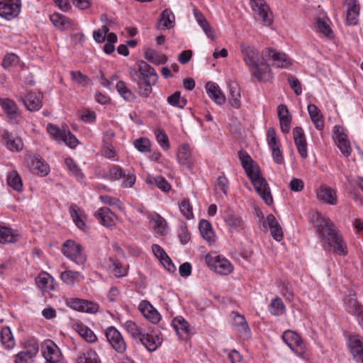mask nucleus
<instances>
[{
    "mask_svg": "<svg viewBox=\"0 0 363 363\" xmlns=\"http://www.w3.org/2000/svg\"><path fill=\"white\" fill-rule=\"evenodd\" d=\"M130 76L138 84L139 94L145 98L152 93V86L156 84L158 77L155 69L144 61L138 64V70H130Z\"/></svg>",
    "mask_w": 363,
    "mask_h": 363,
    "instance_id": "obj_3",
    "label": "nucleus"
},
{
    "mask_svg": "<svg viewBox=\"0 0 363 363\" xmlns=\"http://www.w3.org/2000/svg\"><path fill=\"white\" fill-rule=\"evenodd\" d=\"M78 211L79 208L77 206V205L72 204L70 206L69 212L74 223L79 228L83 230L85 226V224L84 221L82 220Z\"/></svg>",
    "mask_w": 363,
    "mask_h": 363,
    "instance_id": "obj_58",
    "label": "nucleus"
},
{
    "mask_svg": "<svg viewBox=\"0 0 363 363\" xmlns=\"http://www.w3.org/2000/svg\"><path fill=\"white\" fill-rule=\"evenodd\" d=\"M194 16L198 24L201 27L207 37L212 40L215 39L216 35L213 29L204 16L201 13L194 11Z\"/></svg>",
    "mask_w": 363,
    "mask_h": 363,
    "instance_id": "obj_35",
    "label": "nucleus"
},
{
    "mask_svg": "<svg viewBox=\"0 0 363 363\" xmlns=\"http://www.w3.org/2000/svg\"><path fill=\"white\" fill-rule=\"evenodd\" d=\"M145 182L147 184L155 186L164 192L169 191L171 189L170 184L161 176L148 175L145 179Z\"/></svg>",
    "mask_w": 363,
    "mask_h": 363,
    "instance_id": "obj_34",
    "label": "nucleus"
},
{
    "mask_svg": "<svg viewBox=\"0 0 363 363\" xmlns=\"http://www.w3.org/2000/svg\"><path fill=\"white\" fill-rule=\"evenodd\" d=\"M152 220L154 222L153 228L155 230L161 235L165 234L167 227L165 220L158 214H156L152 217Z\"/></svg>",
    "mask_w": 363,
    "mask_h": 363,
    "instance_id": "obj_55",
    "label": "nucleus"
},
{
    "mask_svg": "<svg viewBox=\"0 0 363 363\" xmlns=\"http://www.w3.org/2000/svg\"><path fill=\"white\" fill-rule=\"evenodd\" d=\"M233 325L238 332L240 333H243L246 337H248L249 327L243 315H239L238 313L235 314L233 317Z\"/></svg>",
    "mask_w": 363,
    "mask_h": 363,
    "instance_id": "obj_45",
    "label": "nucleus"
},
{
    "mask_svg": "<svg viewBox=\"0 0 363 363\" xmlns=\"http://www.w3.org/2000/svg\"><path fill=\"white\" fill-rule=\"evenodd\" d=\"M116 89L120 95L127 101H133L136 96L133 91L127 86L123 81H119L116 84Z\"/></svg>",
    "mask_w": 363,
    "mask_h": 363,
    "instance_id": "obj_46",
    "label": "nucleus"
},
{
    "mask_svg": "<svg viewBox=\"0 0 363 363\" xmlns=\"http://www.w3.org/2000/svg\"><path fill=\"white\" fill-rule=\"evenodd\" d=\"M347 5L346 22L348 26H356L359 21V4L357 0H345Z\"/></svg>",
    "mask_w": 363,
    "mask_h": 363,
    "instance_id": "obj_21",
    "label": "nucleus"
},
{
    "mask_svg": "<svg viewBox=\"0 0 363 363\" xmlns=\"http://www.w3.org/2000/svg\"><path fill=\"white\" fill-rule=\"evenodd\" d=\"M77 363H101V360L95 351L89 350L79 356Z\"/></svg>",
    "mask_w": 363,
    "mask_h": 363,
    "instance_id": "obj_48",
    "label": "nucleus"
},
{
    "mask_svg": "<svg viewBox=\"0 0 363 363\" xmlns=\"http://www.w3.org/2000/svg\"><path fill=\"white\" fill-rule=\"evenodd\" d=\"M94 216L99 220V223L106 227H112L115 225L116 216L107 207L100 208Z\"/></svg>",
    "mask_w": 363,
    "mask_h": 363,
    "instance_id": "obj_26",
    "label": "nucleus"
},
{
    "mask_svg": "<svg viewBox=\"0 0 363 363\" xmlns=\"http://www.w3.org/2000/svg\"><path fill=\"white\" fill-rule=\"evenodd\" d=\"M318 199L328 204L335 205L337 203V196L335 190L325 186H321L317 191Z\"/></svg>",
    "mask_w": 363,
    "mask_h": 363,
    "instance_id": "obj_29",
    "label": "nucleus"
},
{
    "mask_svg": "<svg viewBox=\"0 0 363 363\" xmlns=\"http://www.w3.org/2000/svg\"><path fill=\"white\" fill-rule=\"evenodd\" d=\"M124 328L128 333L135 340L140 339L145 330L139 327L135 322L132 320L126 321L123 325Z\"/></svg>",
    "mask_w": 363,
    "mask_h": 363,
    "instance_id": "obj_44",
    "label": "nucleus"
},
{
    "mask_svg": "<svg viewBox=\"0 0 363 363\" xmlns=\"http://www.w3.org/2000/svg\"><path fill=\"white\" fill-rule=\"evenodd\" d=\"M145 58L148 61L156 65L164 64L167 60V58L164 55L161 54L152 49H148L146 50Z\"/></svg>",
    "mask_w": 363,
    "mask_h": 363,
    "instance_id": "obj_49",
    "label": "nucleus"
},
{
    "mask_svg": "<svg viewBox=\"0 0 363 363\" xmlns=\"http://www.w3.org/2000/svg\"><path fill=\"white\" fill-rule=\"evenodd\" d=\"M47 131L53 139L58 142H64L72 148L75 147L78 143L76 137L69 130L61 129L55 125L48 124Z\"/></svg>",
    "mask_w": 363,
    "mask_h": 363,
    "instance_id": "obj_7",
    "label": "nucleus"
},
{
    "mask_svg": "<svg viewBox=\"0 0 363 363\" xmlns=\"http://www.w3.org/2000/svg\"><path fill=\"white\" fill-rule=\"evenodd\" d=\"M7 183L15 191H21L23 189L21 178L16 172L13 171L9 174Z\"/></svg>",
    "mask_w": 363,
    "mask_h": 363,
    "instance_id": "obj_50",
    "label": "nucleus"
},
{
    "mask_svg": "<svg viewBox=\"0 0 363 363\" xmlns=\"http://www.w3.org/2000/svg\"><path fill=\"white\" fill-rule=\"evenodd\" d=\"M152 250L155 256L169 272H174L176 267L165 251L159 245H152Z\"/></svg>",
    "mask_w": 363,
    "mask_h": 363,
    "instance_id": "obj_22",
    "label": "nucleus"
},
{
    "mask_svg": "<svg viewBox=\"0 0 363 363\" xmlns=\"http://www.w3.org/2000/svg\"><path fill=\"white\" fill-rule=\"evenodd\" d=\"M315 26L318 32L323 33L324 35L328 38L331 37L332 30L330 26L324 20L318 18Z\"/></svg>",
    "mask_w": 363,
    "mask_h": 363,
    "instance_id": "obj_60",
    "label": "nucleus"
},
{
    "mask_svg": "<svg viewBox=\"0 0 363 363\" xmlns=\"http://www.w3.org/2000/svg\"><path fill=\"white\" fill-rule=\"evenodd\" d=\"M336 143L340 150L345 156L348 157L350 155L352 149L347 136H340V138L336 140Z\"/></svg>",
    "mask_w": 363,
    "mask_h": 363,
    "instance_id": "obj_57",
    "label": "nucleus"
},
{
    "mask_svg": "<svg viewBox=\"0 0 363 363\" xmlns=\"http://www.w3.org/2000/svg\"><path fill=\"white\" fill-rule=\"evenodd\" d=\"M228 180L224 176H220L217 179V181L215 184V191L217 194L222 193L225 195L227 194L228 190Z\"/></svg>",
    "mask_w": 363,
    "mask_h": 363,
    "instance_id": "obj_56",
    "label": "nucleus"
},
{
    "mask_svg": "<svg viewBox=\"0 0 363 363\" xmlns=\"http://www.w3.org/2000/svg\"><path fill=\"white\" fill-rule=\"evenodd\" d=\"M315 223L317 231L322 237L325 250H333L340 255H346L347 254L346 245L333 222L328 218L318 216Z\"/></svg>",
    "mask_w": 363,
    "mask_h": 363,
    "instance_id": "obj_1",
    "label": "nucleus"
},
{
    "mask_svg": "<svg viewBox=\"0 0 363 363\" xmlns=\"http://www.w3.org/2000/svg\"><path fill=\"white\" fill-rule=\"evenodd\" d=\"M105 174L106 177L111 181H116L123 178L122 185L125 188L132 187L135 182V174L130 172L125 174L123 169L117 165L111 166Z\"/></svg>",
    "mask_w": 363,
    "mask_h": 363,
    "instance_id": "obj_9",
    "label": "nucleus"
},
{
    "mask_svg": "<svg viewBox=\"0 0 363 363\" xmlns=\"http://www.w3.org/2000/svg\"><path fill=\"white\" fill-rule=\"evenodd\" d=\"M266 224L269 226L273 238L277 241H280L283 238V232L274 215L269 214L267 216L264 225Z\"/></svg>",
    "mask_w": 363,
    "mask_h": 363,
    "instance_id": "obj_28",
    "label": "nucleus"
},
{
    "mask_svg": "<svg viewBox=\"0 0 363 363\" xmlns=\"http://www.w3.org/2000/svg\"><path fill=\"white\" fill-rule=\"evenodd\" d=\"M247 177L250 179L256 191L264 203L268 206L271 205L273 203V198L270 189L267 181L260 175L259 169Z\"/></svg>",
    "mask_w": 363,
    "mask_h": 363,
    "instance_id": "obj_4",
    "label": "nucleus"
},
{
    "mask_svg": "<svg viewBox=\"0 0 363 363\" xmlns=\"http://www.w3.org/2000/svg\"><path fill=\"white\" fill-rule=\"evenodd\" d=\"M230 96L228 103L231 107L235 108H239L241 105L240 102V91L235 87H230Z\"/></svg>",
    "mask_w": 363,
    "mask_h": 363,
    "instance_id": "obj_53",
    "label": "nucleus"
},
{
    "mask_svg": "<svg viewBox=\"0 0 363 363\" xmlns=\"http://www.w3.org/2000/svg\"><path fill=\"white\" fill-rule=\"evenodd\" d=\"M1 342L7 350H11L15 346V340L9 327H4L1 331Z\"/></svg>",
    "mask_w": 363,
    "mask_h": 363,
    "instance_id": "obj_42",
    "label": "nucleus"
},
{
    "mask_svg": "<svg viewBox=\"0 0 363 363\" xmlns=\"http://www.w3.org/2000/svg\"><path fill=\"white\" fill-rule=\"evenodd\" d=\"M27 110L30 111H38L42 106V96L40 94L29 93L24 96H20Z\"/></svg>",
    "mask_w": 363,
    "mask_h": 363,
    "instance_id": "obj_20",
    "label": "nucleus"
},
{
    "mask_svg": "<svg viewBox=\"0 0 363 363\" xmlns=\"http://www.w3.org/2000/svg\"><path fill=\"white\" fill-rule=\"evenodd\" d=\"M18 233L9 227L0 226V243H13L18 240Z\"/></svg>",
    "mask_w": 363,
    "mask_h": 363,
    "instance_id": "obj_33",
    "label": "nucleus"
},
{
    "mask_svg": "<svg viewBox=\"0 0 363 363\" xmlns=\"http://www.w3.org/2000/svg\"><path fill=\"white\" fill-rule=\"evenodd\" d=\"M293 138L300 156L303 159L308 157L307 143L303 129L296 127L293 130Z\"/></svg>",
    "mask_w": 363,
    "mask_h": 363,
    "instance_id": "obj_19",
    "label": "nucleus"
},
{
    "mask_svg": "<svg viewBox=\"0 0 363 363\" xmlns=\"http://www.w3.org/2000/svg\"><path fill=\"white\" fill-rule=\"evenodd\" d=\"M208 96L217 104L222 105L225 102V96L218 84L209 82L206 84Z\"/></svg>",
    "mask_w": 363,
    "mask_h": 363,
    "instance_id": "obj_25",
    "label": "nucleus"
},
{
    "mask_svg": "<svg viewBox=\"0 0 363 363\" xmlns=\"http://www.w3.org/2000/svg\"><path fill=\"white\" fill-rule=\"evenodd\" d=\"M109 28L106 25H104L101 28L94 32L93 38L98 43H104Z\"/></svg>",
    "mask_w": 363,
    "mask_h": 363,
    "instance_id": "obj_61",
    "label": "nucleus"
},
{
    "mask_svg": "<svg viewBox=\"0 0 363 363\" xmlns=\"http://www.w3.org/2000/svg\"><path fill=\"white\" fill-rule=\"evenodd\" d=\"M199 228L202 237L208 242L214 241V232L211 223L206 220H201L199 225Z\"/></svg>",
    "mask_w": 363,
    "mask_h": 363,
    "instance_id": "obj_41",
    "label": "nucleus"
},
{
    "mask_svg": "<svg viewBox=\"0 0 363 363\" xmlns=\"http://www.w3.org/2000/svg\"><path fill=\"white\" fill-rule=\"evenodd\" d=\"M172 325L180 338L186 339L190 335L189 324L182 316L175 317L172 321Z\"/></svg>",
    "mask_w": 363,
    "mask_h": 363,
    "instance_id": "obj_23",
    "label": "nucleus"
},
{
    "mask_svg": "<svg viewBox=\"0 0 363 363\" xmlns=\"http://www.w3.org/2000/svg\"><path fill=\"white\" fill-rule=\"evenodd\" d=\"M62 252L65 256L77 264L83 265L86 262V255L82 252L80 245L74 241L67 240L62 245Z\"/></svg>",
    "mask_w": 363,
    "mask_h": 363,
    "instance_id": "obj_8",
    "label": "nucleus"
},
{
    "mask_svg": "<svg viewBox=\"0 0 363 363\" xmlns=\"http://www.w3.org/2000/svg\"><path fill=\"white\" fill-rule=\"evenodd\" d=\"M225 221L231 230L242 228L244 223L242 218L234 213L229 214L225 218Z\"/></svg>",
    "mask_w": 363,
    "mask_h": 363,
    "instance_id": "obj_51",
    "label": "nucleus"
},
{
    "mask_svg": "<svg viewBox=\"0 0 363 363\" xmlns=\"http://www.w3.org/2000/svg\"><path fill=\"white\" fill-rule=\"evenodd\" d=\"M134 145L140 152H146L150 151V141L147 138H140L135 140Z\"/></svg>",
    "mask_w": 363,
    "mask_h": 363,
    "instance_id": "obj_62",
    "label": "nucleus"
},
{
    "mask_svg": "<svg viewBox=\"0 0 363 363\" xmlns=\"http://www.w3.org/2000/svg\"><path fill=\"white\" fill-rule=\"evenodd\" d=\"M243 60L249 67L252 76L259 81L266 82L271 79V69L263 57V51L259 55L258 50L252 45L240 44Z\"/></svg>",
    "mask_w": 363,
    "mask_h": 363,
    "instance_id": "obj_2",
    "label": "nucleus"
},
{
    "mask_svg": "<svg viewBox=\"0 0 363 363\" xmlns=\"http://www.w3.org/2000/svg\"><path fill=\"white\" fill-rule=\"evenodd\" d=\"M67 305L76 311L89 313H94L99 310L98 304L80 298H71L67 302Z\"/></svg>",
    "mask_w": 363,
    "mask_h": 363,
    "instance_id": "obj_16",
    "label": "nucleus"
},
{
    "mask_svg": "<svg viewBox=\"0 0 363 363\" xmlns=\"http://www.w3.org/2000/svg\"><path fill=\"white\" fill-rule=\"evenodd\" d=\"M239 158L247 176L259 169L258 167L253 164L252 158L246 152L240 151Z\"/></svg>",
    "mask_w": 363,
    "mask_h": 363,
    "instance_id": "obj_37",
    "label": "nucleus"
},
{
    "mask_svg": "<svg viewBox=\"0 0 363 363\" xmlns=\"http://www.w3.org/2000/svg\"><path fill=\"white\" fill-rule=\"evenodd\" d=\"M50 280H52V277L48 273L43 272L35 279V282L40 289H45Z\"/></svg>",
    "mask_w": 363,
    "mask_h": 363,
    "instance_id": "obj_63",
    "label": "nucleus"
},
{
    "mask_svg": "<svg viewBox=\"0 0 363 363\" xmlns=\"http://www.w3.org/2000/svg\"><path fill=\"white\" fill-rule=\"evenodd\" d=\"M179 209L181 213L187 218L191 219L193 218L192 208L188 199H183L179 203Z\"/></svg>",
    "mask_w": 363,
    "mask_h": 363,
    "instance_id": "obj_59",
    "label": "nucleus"
},
{
    "mask_svg": "<svg viewBox=\"0 0 363 363\" xmlns=\"http://www.w3.org/2000/svg\"><path fill=\"white\" fill-rule=\"evenodd\" d=\"M251 7L255 14L258 16L266 25L272 23V13L264 0H252Z\"/></svg>",
    "mask_w": 363,
    "mask_h": 363,
    "instance_id": "obj_15",
    "label": "nucleus"
},
{
    "mask_svg": "<svg viewBox=\"0 0 363 363\" xmlns=\"http://www.w3.org/2000/svg\"><path fill=\"white\" fill-rule=\"evenodd\" d=\"M308 111L311 121L315 128L319 130H323L324 128V122L322 115L320 114V111L318 107L314 104H309L308 106Z\"/></svg>",
    "mask_w": 363,
    "mask_h": 363,
    "instance_id": "obj_36",
    "label": "nucleus"
},
{
    "mask_svg": "<svg viewBox=\"0 0 363 363\" xmlns=\"http://www.w3.org/2000/svg\"><path fill=\"white\" fill-rule=\"evenodd\" d=\"M174 21L175 16L173 12L169 9H166L160 15L157 28L160 29L162 26L167 29L172 28L174 26Z\"/></svg>",
    "mask_w": 363,
    "mask_h": 363,
    "instance_id": "obj_32",
    "label": "nucleus"
},
{
    "mask_svg": "<svg viewBox=\"0 0 363 363\" xmlns=\"http://www.w3.org/2000/svg\"><path fill=\"white\" fill-rule=\"evenodd\" d=\"M282 339L298 356L303 359L307 357L305 344L296 333L292 330H286L282 335Z\"/></svg>",
    "mask_w": 363,
    "mask_h": 363,
    "instance_id": "obj_6",
    "label": "nucleus"
},
{
    "mask_svg": "<svg viewBox=\"0 0 363 363\" xmlns=\"http://www.w3.org/2000/svg\"><path fill=\"white\" fill-rule=\"evenodd\" d=\"M348 347L354 358L363 363V337L358 335H351L348 339Z\"/></svg>",
    "mask_w": 363,
    "mask_h": 363,
    "instance_id": "obj_18",
    "label": "nucleus"
},
{
    "mask_svg": "<svg viewBox=\"0 0 363 363\" xmlns=\"http://www.w3.org/2000/svg\"><path fill=\"white\" fill-rule=\"evenodd\" d=\"M263 57L266 63L272 61V65L279 68H287L291 65V59L284 52H279L271 48L263 50Z\"/></svg>",
    "mask_w": 363,
    "mask_h": 363,
    "instance_id": "obj_10",
    "label": "nucleus"
},
{
    "mask_svg": "<svg viewBox=\"0 0 363 363\" xmlns=\"http://www.w3.org/2000/svg\"><path fill=\"white\" fill-rule=\"evenodd\" d=\"M61 279L67 285H74L82 279V276L78 272L72 270L65 271L61 274Z\"/></svg>",
    "mask_w": 363,
    "mask_h": 363,
    "instance_id": "obj_47",
    "label": "nucleus"
},
{
    "mask_svg": "<svg viewBox=\"0 0 363 363\" xmlns=\"http://www.w3.org/2000/svg\"><path fill=\"white\" fill-rule=\"evenodd\" d=\"M177 159L179 163L187 167L193 164V158L190 147L187 144H183L178 150Z\"/></svg>",
    "mask_w": 363,
    "mask_h": 363,
    "instance_id": "obj_30",
    "label": "nucleus"
},
{
    "mask_svg": "<svg viewBox=\"0 0 363 363\" xmlns=\"http://www.w3.org/2000/svg\"><path fill=\"white\" fill-rule=\"evenodd\" d=\"M2 143L11 151L19 152L23 149V143L20 138L15 136L6 129L0 130Z\"/></svg>",
    "mask_w": 363,
    "mask_h": 363,
    "instance_id": "obj_17",
    "label": "nucleus"
},
{
    "mask_svg": "<svg viewBox=\"0 0 363 363\" xmlns=\"http://www.w3.org/2000/svg\"><path fill=\"white\" fill-rule=\"evenodd\" d=\"M106 337L113 348L119 353L125 350L126 345L121 333L114 327L111 326L106 330Z\"/></svg>",
    "mask_w": 363,
    "mask_h": 363,
    "instance_id": "obj_13",
    "label": "nucleus"
},
{
    "mask_svg": "<svg viewBox=\"0 0 363 363\" xmlns=\"http://www.w3.org/2000/svg\"><path fill=\"white\" fill-rule=\"evenodd\" d=\"M108 269L111 274L117 277L126 275V269L120 262L113 258H109L106 263Z\"/></svg>",
    "mask_w": 363,
    "mask_h": 363,
    "instance_id": "obj_38",
    "label": "nucleus"
},
{
    "mask_svg": "<svg viewBox=\"0 0 363 363\" xmlns=\"http://www.w3.org/2000/svg\"><path fill=\"white\" fill-rule=\"evenodd\" d=\"M247 177L250 179L256 191L264 203L268 206L271 205L273 203V198L270 189L267 181L260 175L259 169Z\"/></svg>",
    "mask_w": 363,
    "mask_h": 363,
    "instance_id": "obj_5",
    "label": "nucleus"
},
{
    "mask_svg": "<svg viewBox=\"0 0 363 363\" xmlns=\"http://www.w3.org/2000/svg\"><path fill=\"white\" fill-rule=\"evenodd\" d=\"M74 330L88 342H94L97 339L94 332L82 323H76Z\"/></svg>",
    "mask_w": 363,
    "mask_h": 363,
    "instance_id": "obj_40",
    "label": "nucleus"
},
{
    "mask_svg": "<svg viewBox=\"0 0 363 363\" xmlns=\"http://www.w3.org/2000/svg\"><path fill=\"white\" fill-rule=\"evenodd\" d=\"M167 102L173 106L181 108H184L186 104V100L181 98L179 91H175L173 94L168 96Z\"/></svg>",
    "mask_w": 363,
    "mask_h": 363,
    "instance_id": "obj_54",
    "label": "nucleus"
},
{
    "mask_svg": "<svg viewBox=\"0 0 363 363\" xmlns=\"http://www.w3.org/2000/svg\"><path fill=\"white\" fill-rule=\"evenodd\" d=\"M31 170L36 174L45 176L49 172L48 164L38 156H34L30 163Z\"/></svg>",
    "mask_w": 363,
    "mask_h": 363,
    "instance_id": "obj_31",
    "label": "nucleus"
},
{
    "mask_svg": "<svg viewBox=\"0 0 363 363\" xmlns=\"http://www.w3.org/2000/svg\"><path fill=\"white\" fill-rule=\"evenodd\" d=\"M155 135L157 140L160 144V145L165 150L169 149V143L166 133L162 130L157 129L155 130Z\"/></svg>",
    "mask_w": 363,
    "mask_h": 363,
    "instance_id": "obj_64",
    "label": "nucleus"
},
{
    "mask_svg": "<svg viewBox=\"0 0 363 363\" xmlns=\"http://www.w3.org/2000/svg\"><path fill=\"white\" fill-rule=\"evenodd\" d=\"M0 105L10 118H16L18 116V108L13 101L4 99L0 101Z\"/></svg>",
    "mask_w": 363,
    "mask_h": 363,
    "instance_id": "obj_39",
    "label": "nucleus"
},
{
    "mask_svg": "<svg viewBox=\"0 0 363 363\" xmlns=\"http://www.w3.org/2000/svg\"><path fill=\"white\" fill-rule=\"evenodd\" d=\"M43 354L46 363H59L60 361V351L52 341L45 345Z\"/></svg>",
    "mask_w": 363,
    "mask_h": 363,
    "instance_id": "obj_24",
    "label": "nucleus"
},
{
    "mask_svg": "<svg viewBox=\"0 0 363 363\" xmlns=\"http://www.w3.org/2000/svg\"><path fill=\"white\" fill-rule=\"evenodd\" d=\"M20 10V0H4L0 2V16L7 20L17 16Z\"/></svg>",
    "mask_w": 363,
    "mask_h": 363,
    "instance_id": "obj_12",
    "label": "nucleus"
},
{
    "mask_svg": "<svg viewBox=\"0 0 363 363\" xmlns=\"http://www.w3.org/2000/svg\"><path fill=\"white\" fill-rule=\"evenodd\" d=\"M139 340L147 350L152 352L162 344V338L154 330L149 329L143 333Z\"/></svg>",
    "mask_w": 363,
    "mask_h": 363,
    "instance_id": "obj_14",
    "label": "nucleus"
},
{
    "mask_svg": "<svg viewBox=\"0 0 363 363\" xmlns=\"http://www.w3.org/2000/svg\"><path fill=\"white\" fill-rule=\"evenodd\" d=\"M270 313L274 315H279L284 312V305L280 298H276L272 301L269 306Z\"/></svg>",
    "mask_w": 363,
    "mask_h": 363,
    "instance_id": "obj_52",
    "label": "nucleus"
},
{
    "mask_svg": "<svg viewBox=\"0 0 363 363\" xmlns=\"http://www.w3.org/2000/svg\"><path fill=\"white\" fill-rule=\"evenodd\" d=\"M347 309L349 313L355 315L359 320L363 319V306L354 298H349L347 302Z\"/></svg>",
    "mask_w": 363,
    "mask_h": 363,
    "instance_id": "obj_43",
    "label": "nucleus"
},
{
    "mask_svg": "<svg viewBox=\"0 0 363 363\" xmlns=\"http://www.w3.org/2000/svg\"><path fill=\"white\" fill-rule=\"evenodd\" d=\"M139 309L143 315L152 323H157L160 320L158 311L148 302L143 301L139 305Z\"/></svg>",
    "mask_w": 363,
    "mask_h": 363,
    "instance_id": "obj_27",
    "label": "nucleus"
},
{
    "mask_svg": "<svg viewBox=\"0 0 363 363\" xmlns=\"http://www.w3.org/2000/svg\"><path fill=\"white\" fill-rule=\"evenodd\" d=\"M205 261L209 267L220 274L228 275L233 270V265L225 258L206 255L205 257Z\"/></svg>",
    "mask_w": 363,
    "mask_h": 363,
    "instance_id": "obj_11",
    "label": "nucleus"
}]
</instances>
